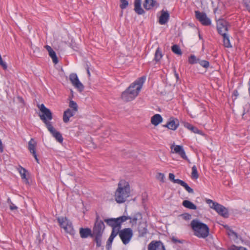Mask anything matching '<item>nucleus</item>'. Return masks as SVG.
I'll return each mask as SVG.
<instances>
[{"instance_id": "1", "label": "nucleus", "mask_w": 250, "mask_h": 250, "mask_svg": "<svg viewBox=\"0 0 250 250\" xmlns=\"http://www.w3.org/2000/svg\"><path fill=\"white\" fill-rule=\"evenodd\" d=\"M145 80L146 78L145 77H142L132 83L130 86L122 93V99L126 102L131 101L134 99L140 92Z\"/></svg>"}, {"instance_id": "2", "label": "nucleus", "mask_w": 250, "mask_h": 250, "mask_svg": "<svg viewBox=\"0 0 250 250\" xmlns=\"http://www.w3.org/2000/svg\"><path fill=\"white\" fill-rule=\"evenodd\" d=\"M130 192L129 183L125 180H121L118 184L117 188L115 192V200L118 203H123L130 196Z\"/></svg>"}, {"instance_id": "3", "label": "nucleus", "mask_w": 250, "mask_h": 250, "mask_svg": "<svg viewBox=\"0 0 250 250\" xmlns=\"http://www.w3.org/2000/svg\"><path fill=\"white\" fill-rule=\"evenodd\" d=\"M194 234L200 238H206L209 234L208 226L197 219H194L190 223Z\"/></svg>"}, {"instance_id": "4", "label": "nucleus", "mask_w": 250, "mask_h": 250, "mask_svg": "<svg viewBox=\"0 0 250 250\" xmlns=\"http://www.w3.org/2000/svg\"><path fill=\"white\" fill-rule=\"evenodd\" d=\"M39 107L42 112L40 115V119L45 124L46 127H48L52 125L50 121L53 119V116L50 110L46 108L43 104H41Z\"/></svg>"}, {"instance_id": "5", "label": "nucleus", "mask_w": 250, "mask_h": 250, "mask_svg": "<svg viewBox=\"0 0 250 250\" xmlns=\"http://www.w3.org/2000/svg\"><path fill=\"white\" fill-rule=\"evenodd\" d=\"M206 202L209 205L210 208L214 209L220 215L224 217L228 216V211L223 206L214 202L210 199H207Z\"/></svg>"}, {"instance_id": "6", "label": "nucleus", "mask_w": 250, "mask_h": 250, "mask_svg": "<svg viewBox=\"0 0 250 250\" xmlns=\"http://www.w3.org/2000/svg\"><path fill=\"white\" fill-rule=\"evenodd\" d=\"M57 220L61 228H63L65 231L71 235L75 233L72 222L66 217H59Z\"/></svg>"}, {"instance_id": "7", "label": "nucleus", "mask_w": 250, "mask_h": 250, "mask_svg": "<svg viewBox=\"0 0 250 250\" xmlns=\"http://www.w3.org/2000/svg\"><path fill=\"white\" fill-rule=\"evenodd\" d=\"M119 236L123 243L126 245L131 240L133 236V231L130 228H125L120 230Z\"/></svg>"}, {"instance_id": "8", "label": "nucleus", "mask_w": 250, "mask_h": 250, "mask_svg": "<svg viewBox=\"0 0 250 250\" xmlns=\"http://www.w3.org/2000/svg\"><path fill=\"white\" fill-rule=\"evenodd\" d=\"M128 219V217L125 216H122L117 218H110L105 219L104 221L107 224L111 226L112 228L117 227H120L121 224L126 221Z\"/></svg>"}, {"instance_id": "9", "label": "nucleus", "mask_w": 250, "mask_h": 250, "mask_svg": "<svg viewBox=\"0 0 250 250\" xmlns=\"http://www.w3.org/2000/svg\"><path fill=\"white\" fill-rule=\"evenodd\" d=\"M195 14L196 18L203 25L208 26L211 24V20L207 17L205 13L200 12L199 11H195Z\"/></svg>"}, {"instance_id": "10", "label": "nucleus", "mask_w": 250, "mask_h": 250, "mask_svg": "<svg viewBox=\"0 0 250 250\" xmlns=\"http://www.w3.org/2000/svg\"><path fill=\"white\" fill-rule=\"evenodd\" d=\"M104 224L102 221L96 220L93 229L92 235H103Z\"/></svg>"}, {"instance_id": "11", "label": "nucleus", "mask_w": 250, "mask_h": 250, "mask_svg": "<svg viewBox=\"0 0 250 250\" xmlns=\"http://www.w3.org/2000/svg\"><path fill=\"white\" fill-rule=\"evenodd\" d=\"M69 80L73 85L78 88L79 91H82L83 90L84 86L80 82L77 75L76 73H71L69 75Z\"/></svg>"}, {"instance_id": "12", "label": "nucleus", "mask_w": 250, "mask_h": 250, "mask_svg": "<svg viewBox=\"0 0 250 250\" xmlns=\"http://www.w3.org/2000/svg\"><path fill=\"white\" fill-rule=\"evenodd\" d=\"M227 24V22L222 20H219L217 22V31L222 36L227 34V32L228 30Z\"/></svg>"}, {"instance_id": "13", "label": "nucleus", "mask_w": 250, "mask_h": 250, "mask_svg": "<svg viewBox=\"0 0 250 250\" xmlns=\"http://www.w3.org/2000/svg\"><path fill=\"white\" fill-rule=\"evenodd\" d=\"M179 125V120L175 118L171 117L169 118L167 124L163 125L164 127H167L169 129L175 130Z\"/></svg>"}, {"instance_id": "14", "label": "nucleus", "mask_w": 250, "mask_h": 250, "mask_svg": "<svg viewBox=\"0 0 250 250\" xmlns=\"http://www.w3.org/2000/svg\"><path fill=\"white\" fill-rule=\"evenodd\" d=\"M47 128L58 142L62 143L63 142V139L62 134L60 132L57 131L52 125L47 127Z\"/></svg>"}, {"instance_id": "15", "label": "nucleus", "mask_w": 250, "mask_h": 250, "mask_svg": "<svg viewBox=\"0 0 250 250\" xmlns=\"http://www.w3.org/2000/svg\"><path fill=\"white\" fill-rule=\"evenodd\" d=\"M173 147H174L173 151H172V153H175L179 154L183 159L188 160L187 156H186L185 150H184L183 147L179 145H176L175 146H171V149H173Z\"/></svg>"}, {"instance_id": "16", "label": "nucleus", "mask_w": 250, "mask_h": 250, "mask_svg": "<svg viewBox=\"0 0 250 250\" xmlns=\"http://www.w3.org/2000/svg\"><path fill=\"white\" fill-rule=\"evenodd\" d=\"M36 143L33 139H31L28 142V149L30 151V152L33 154L37 162L39 163V159L36 152Z\"/></svg>"}, {"instance_id": "17", "label": "nucleus", "mask_w": 250, "mask_h": 250, "mask_svg": "<svg viewBox=\"0 0 250 250\" xmlns=\"http://www.w3.org/2000/svg\"><path fill=\"white\" fill-rule=\"evenodd\" d=\"M169 14L167 11L162 10L161 15L159 17V22L161 25L165 24L168 21Z\"/></svg>"}, {"instance_id": "18", "label": "nucleus", "mask_w": 250, "mask_h": 250, "mask_svg": "<svg viewBox=\"0 0 250 250\" xmlns=\"http://www.w3.org/2000/svg\"><path fill=\"white\" fill-rule=\"evenodd\" d=\"M148 250H165L163 244L160 242L150 243L148 246Z\"/></svg>"}, {"instance_id": "19", "label": "nucleus", "mask_w": 250, "mask_h": 250, "mask_svg": "<svg viewBox=\"0 0 250 250\" xmlns=\"http://www.w3.org/2000/svg\"><path fill=\"white\" fill-rule=\"evenodd\" d=\"M138 231L139 236L141 237L145 236L148 232L147 229V224L146 222L141 223L138 226Z\"/></svg>"}, {"instance_id": "20", "label": "nucleus", "mask_w": 250, "mask_h": 250, "mask_svg": "<svg viewBox=\"0 0 250 250\" xmlns=\"http://www.w3.org/2000/svg\"><path fill=\"white\" fill-rule=\"evenodd\" d=\"M76 112L73 111L70 108L66 110L63 115V121L65 123H67L69 121L70 118L73 116Z\"/></svg>"}, {"instance_id": "21", "label": "nucleus", "mask_w": 250, "mask_h": 250, "mask_svg": "<svg viewBox=\"0 0 250 250\" xmlns=\"http://www.w3.org/2000/svg\"><path fill=\"white\" fill-rule=\"evenodd\" d=\"M80 236L82 238H87L89 236L93 237L91 230L89 228H83L80 229Z\"/></svg>"}, {"instance_id": "22", "label": "nucleus", "mask_w": 250, "mask_h": 250, "mask_svg": "<svg viewBox=\"0 0 250 250\" xmlns=\"http://www.w3.org/2000/svg\"><path fill=\"white\" fill-rule=\"evenodd\" d=\"M45 48L48 51L49 55L52 59L53 62L55 64H57L58 62V60L55 52L52 49L51 46L49 45H46Z\"/></svg>"}, {"instance_id": "23", "label": "nucleus", "mask_w": 250, "mask_h": 250, "mask_svg": "<svg viewBox=\"0 0 250 250\" xmlns=\"http://www.w3.org/2000/svg\"><path fill=\"white\" fill-rule=\"evenodd\" d=\"M143 6L146 10H148L151 9L155 6H158L159 4L155 0H145Z\"/></svg>"}, {"instance_id": "24", "label": "nucleus", "mask_w": 250, "mask_h": 250, "mask_svg": "<svg viewBox=\"0 0 250 250\" xmlns=\"http://www.w3.org/2000/svg\"><path fill=\"white\" fill-rule=\"evenodd\" d=\"M134 7V10L138 14L142 15L145 13L141 7V0H135Z\"/></svg>"}, {"instance_id": "25", "label": "nucleus", "mask_w": 250, "mask_h": 250, "mask_svg": "<svg viewBox=\"0 0 250 250\" xmlns=\"http://www.w3.org/2000/svg\"><path fill=\"white\" fill-rule=\"evenodd\" d=\"M163 121V118L161 115L159 114H155L151 118V123L155 126H157Z\"/></svg>"}, {"instance_id": "26", "label": "nucleus", "mask_w": 250, "mask_h": 250, "mask_svg": "<svg viewBox=\"0 0 250 250\" xmlns=\"http://www.w3.org/2000/svg\"><path fill=\"white\" fill-rule=\"evenodd\" d=\"M128 219H129L130 220V223L132 224V225L136 224L137 221L138 220H141L142 218V214L140 212H137L134 214L132 217H127Z\"/></svg>"}, {"instance_id": "27", "label": "nucleus", "mask_w": 250, "mask_h": 250, "mask_svg": "<svg viewBox=\"0 0 250 250\" xmlns=\"http://www.w3.org/2000/svg\"><path fill=\"white\" fill-rule=\"evenodd\" d=\"M177 184L181 185L185 188V189L189 193H193L194 192L192 188L189 187L188 185L183 180H177Z\"/></svg>"}, {"instance_id": "28", "label": "nucleus", "mask_w": 250, "mask_h": 250, "mask_svg": "<svg viewBox=\"0 0 250 250\" xmlns=\"http://www.w3.org/2000/svg\"><path fill=\"white\" fill-rule=\"evenodd\" d=\"M182 205L185 208L190 209H196L197 208L196 206L188 200H184Z\"/></svg>"}, {"instance_id": "29", "label": "nucleus", "mask_w": 250, "mask_h": 250, "mask_svg": "<svg viewBox=\"0 0 250 250\" xmlns=\"http://www.w3.org/2000/svg\"><path fill=\"white\" fill-rule=\"evenodd\" d=\"M222 36L223 37V43L224 46L227 48L231 47L232 45L230 44L228 35L226 34L225 35H222Z\"/></svg>"}, {"instance_id": "30", "label": "nucleus", "mask_w": 250, "mask_h": 250, "mask_svg": "<svg viewBox=\"0 0 250 250\" xmlns=\"http://www.w3.org/2000/svg\"><path fill=\"white\" fill-rule=\"evenodd\" d=\"M163 57V54L160 47H158L155 53L154 60L156 62H159Z\"/></svg>"}, {"instance_id": "31", "label": "nucleus", "mask_w": 250, "mask_h": 250, "mask_svg": "<svg viewBox=\"0 0 250 250\" xmlns=\"http://www.w3.org/2000/svg\"><path fill=\"white\" fill-rule=\"evenodd\" d=\"M185 127L192 131L194 133H200V130L196 127L193 126L190 124L186 123L184 125Z\"/></svg>"}, {"instance_id": "32", "label": "nucleus", "mask_w": 250, "mask_h": 250, "mask_svg": "<svg viewBox=\"0 0 250 250\" xmlns=\"http://www.w3.org/2000/svg\"><path fill=\"white\" fill-rule=\"evenodd\" d=\"M191 177L192 179H197L199 177L197 167L195 165L192 167V172Z\"/></svg>"}, {"instance_id": "33", "label": "nucleus", "mask_w": 250, "mask_h": 250, "mask_svg": "<svg viewBox=\"0 0 250 250\" xmlns=\"http://www.w3.org/2000/svg\"><path fill=\"white\" fill-rule=\"evenodd\" d=\"M171 50L176 54L181 55L182 54L180 47L177 44L173 45L171 47Z\"/></svg>"}, {"instance_id": "34", "label": "nucleus", "mask_w": 250, "mask_h": 250, "mask_svg": "<svg viewBox=\"0 0 250 250\" xmlns=\"http://www.w3.org/2000/svg\"><path fill=\"white\" fill-rule=\"evenodd\" d=\"M69 106L71 109L73 111H74L75 112H77L78 111V105L77 103L74 101H70L69 104Z\"/></svg>"}, {"instance_id": "35", "label": "nucleus", "mask_w": 250, "mask_h": 250, "mask_svg": "<svg viewBox=\"0 0 250 250\" xmlns=\"http://www.w3.org/2000/svg\"><path fill=\"white\" fill-rule=\"evenodd\" d=\"M18 170L21 176V178L26 179V169L20 166L18 168Z\"/></svg>"}, {"instance_id": "36", "label": "nucleus", "mask_w": 250, "mask_h": 250, "mask_svg": "<svg viewBox=\"0 0 250 250\" xmlns=\"http://www.w3.org/2000/svg\"><path fill=\"white\" fill-rule=\"evenodd\" d=\"M95 237V241L97 247H100L102 245V235H93Z\"/></svg>"}, {"instance_id": "37", "label": "nucleus", "mask_w": 250, "mask_h": 250, "mask_svg": "<svg viewBox=\"0 0 250 250\" xmlns=\"http://www.w3.org/2000/svg\"><path fill=\"white\" fill-rule=\"evenodd\" d=\"M199 59H198L194 55H191L188 58V62L190 64H195L198 63Z\"/></svg>"}, {"instance_id": "38", "label": "nucleus", "mask_w": 250, "mask_h": 250, "mask_svg": "<svg viewBox=\"0 0 250 250\" xmlns=\"http://www.w3.org/2000/svg\"><path fill=\"white\" fill-rule=\"evenodd\" d=\"M120 229H121V226L115 227V228H113L110 235L111 236L113 235V237H115L118 234L119 235V233L120 232Z\"/></svg>"}, {"instance_id": "39", "label": "nucleus", "mask_w": 250, "mask_h": 250, "mask_svg": "<svg viewBox=\"0 0 250 250\" xmlns=\"http://www.w3.org/2000/svg\"><path fill=\"white\" fill-rule=\"evenodd\" d=\"M114 237L110 235L107 242H106V249L107 250H110L111 248L112 243L114 239Z\"/></svg>"}, {"instance_id": "40", "label": "nucleus", "mask_w": 250, "mask_h": 250, "mask_svg": "<svg viewBox=\"0 0 250 250\" xmlns=\"http://www.w3.org/2000/svg\"><path fill=\"white\" fill-rule=\"evenodd\" d=\"M198 63L203 67L207 68L209 67V63L208 61L205 60H200L198 62Z\"/></svg>"}, {"instance_id": "41", "label": "nucleus", "mask_w": 250, "mask_h": 250, "mask_svg": "<svg viewBox=\"0 0 250 250\" xmlns=\"http://www.w3.org/2000/svg\"><path fill=\"white\" fill-rule=\"evenodd\" d=\"M7 203L9 204V208L10 210H14L18 209V207L12 202L9 198L7 199Z\"/></svg>"}, {"instance_id": "42", "label": "nucleus", "mask_w": 250, "mask_h": 250, "mask_svg": "<svg viewBox=\"0 0 250 250\" xmlns=\"http://www.w3.org/2000/svg\"><path fill=\"white\" fill-rule=\"evenodd\" d=\"M121 4L120 7L122 9H124L127 7L128 5V2L126 0H120Z\"/></svg>"}, {"instance_id": "43", "label": "nucleus", "mask_w": 250, "mask_h": 250, "mask_svg": "<svg viewBox=\"0 0 250 250\" xmlns=\"http://www.w3.org/2000/svg\"><path fill=\"white\" fill-rule=\"evenodd\" d=\"M169 179L170 180L172 181L174 183H176L177 180H181L179 179H175V175L173 173H169Z\"/></svg>"}, {"instance_id": "44", "label": "nucleus", "mask_w": 250, "mask_h": 250, "mask_svg": "<svg viewBox=\"0 0 250 250\" xmlns=\"http://www.w3.org/2000/svg\"><path fill=\"white\" fill-rule=\"evenodd\" d=\"M229 250H247L246 248L243 247H237L235 246H233L229 249Z\"/></svg>"}, {"instance_id": "45", "label": "nucleus", "mask_w": 250, "mask_h": 250, "mask_svg": "<svg viewBox=\"0 0 250 250\" xmlns=\"http://www.w3.org/2000/svg\"><path fill=\"white\" fill-rule=\"evenodd\" d=\"M164 174L162 173H159L157 176V179L160 180L162 182H164Z\"/></svg>"}, {"instance_id": "46", "label": "nucleus", "mask_w": 250, "mask_h": 250, "mask_svg": "<svg viewBox=\"0 0 250 250\" xmlns=\"http://www.w3.org/2000/svg\"><path fill=\"white\" fill-rule=\"evenodd\" d=\"M244 4L247 8V9L250 11V0H246L244 2Z\"/></svg>"}, {"instance_id": "47", "label": "nucleus", "mask_w": 250, "mask_h": 250, "mask_svg": "<svg viewBox=\"0 0 250 250\" xmlns=\"http://www.w3.org/2000/svg\"><path fill=\"white\" fill-rule=\"evenodd\" d=\"M229 235H231V236H233L236 238H237V237H238L237 234L235 232H234L232 230L230 231L229 233Z\"/></svg>"}, {"instance_id": "48", "label": "nucleus", "mask_w": 250, "mask_h": 250, "mask_svg": "<svg viewBox=\"0 0 250 250\" xmlns=\"http://www.w3.org/2000/svg\"><path fill=\"white\" fill-rule=\"evenodd\" d=\"M3 151V147L2 142L0 139V152H2Z\"/></svg>"}, {"instance_id": "49", "label": "nucleus", "mask_w": 250, "mask_h": 250, "mask_svg": "<svg viewBox=\"0 0 250 250\" xmlns=\"http://www.w3.org/2000/svg\"><path fill=\"white\" fill-rule=\"evenodd\" d=\"M172 240V241L173 242H175V243H177V242L179 243H182V242L181 240H178V239H176L175 238H173Z\"/></svg>"}, {"instance_id": "50", "label": "nucleus", "mask_w": 250, "mask_h": 250, "mask_svg": "<svg viewBox=\"0 0 250 250\" xmlns=\"http://www.w3.org/2000/svg\"><path fill=\"white\" fill-rule=\"evenodd\" d=\"M174 76L176 79V80L177 81L179 79L178 74L176 72V70L175 69H174Z\"/></svg>"}, {"instance_id": "51", "label": "nucleus", "mask_w": 250, "mask_h": 250, "mask_svg": "<svg viewBox=\"0 0 250 250\" xmlns=\"http://www.w3.org/2000/svg\"><path fill=\"white\" fill-rule=\"evenodd\" d=\"M183 216L185 219H189L191 217V215L188 214H184Z\"/></svg>"}, {"instance_id": "52", "label": "nucleus", "mask_w": 250, "mask_h": 250, "mask_svg": "<svg viewBox=\"0 0 250 250\" xmlns=\"http://www.w3.org/2000/svg\"><path fill=\"white\" fill-rule=\"evenodd\" d=\"M87 74L89 76H90V71H89V68H87Z\"/></svg>"}, {"instance_id": "53", "label": "nucleus", "mask_w": 250, "mask_h": 250, "mask_svg": "<svg viewBox=\"0 0 250 250\" xmlns=\"http://www.w3.org/2000/svg\"><path fill=\"white\" fill-rule=\"evenodd\" d=\"M234 94L235 95V96H237L238 95V92L237 91H235L234 92Z\"/></svg>"}]
</instances>
